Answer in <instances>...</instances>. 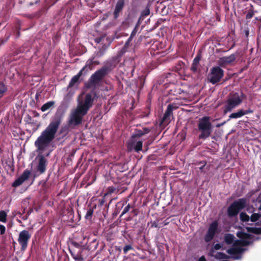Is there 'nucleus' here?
I'll list each match as a JSON object with an SVG mask.
<instances>
[{"instance_id":"1","label":"nucleus","mask_w":261,"mask_h":261,"mask_svg":"<svg viewBox=\"0 0 261 261\" xmlns=\"http://www.w3.org/2000/svg\"><path fill=\"white\" fill-rule=\"evenodd\" d=\"M259 210L261 211V206ZM240 217L241 220L249 226L241 228L237 233V237L240 240H236L232 246L226 250L230 257L235 260L242 258V254L246 250L243 247L249 245L255 240L258 239L250 233H261V214L253 213L249 216L245 213H241Z\"/></svg>"},{"instance_id":"2","label":"nucleus","mask_w":261,"mask_h":261,"mask_svg":"<svg viewBox=\"0 0 261 261\" xmlns=\"http://www.w3.org/2000/svg\"><path fill=\"white\" fill-rule=\"evenodd\" d=\"M60 123V118L55 117L35 142L36 152L38 153L36 159L38 160L37 170L40 173L45 171L47 165V160L42 153L47 150L55 139Z\"/></svg>"},{"instance_id":"3","label":"nucleus","mask_w":261,"mask_h":261,"mask_svg":"<svg viewBox=\"0 0 261 261\" xmlns=\"http://www.w3.org/2000/svg\"><path fill=\"white\" fill-rule=\"evenodd\" d=\"M95 96L94 93H87L84 99L78 100L77 107L70 113L68 121L69 125L75 126L82 123L83 117L92 106Z\"/></svg>"},{"instance_id":"4","label":"nucleus","mask_w":261,"mask_h":261,"mask_svg":"<svg viewBox=\"0 0 261 261\" xmlns=\"http://www.w3.org/2000/svg\"><path fill=\"white\" fill-rule=\"evenodd\" d=\"M243 94L242 93L238 92L230 94L224 107V113L231 112L233 109L239 106L243 101Z\"/></svg>"},{"instance_id":"5","label":"nucleus","mask_w":261,"mask_h":261,"mask_svg":"<svg viewBox=\"0 0 261 261\" xmlns=\"http://www.w3.org/2000/svg\"><path fill=\"white\" fill-rule=\"evenodd\" d=\"M198 129L200 130L199 139H205L210 137L213 126L210 122V117L204 116L200 118L198 124Z\"/></svg>"},{"instance_id":"6","label":"nucleus","mask_w":261,"mask_h":261,"mask_svg":"<svg viewBox=\"0 0 261 261\" xmlns=\"http://www.w3.org/2000/svg\"><path fill=\"white\" fill-rule=\"evenodd\" d=\"M114 67L111 61L107 63V65L100 69L97 70L90 77L89 81L90 83L96 84L98 83Z\"/></svg>"},{"instance_id":"7","label":"nucleus","mask_w":261,"mask_h":261,"mask_svg":"<svg viewBox=\"0 0 261 261\" xmlns=\"http://www.w3.org/2000/svg\"><path fill=\"white\" fill-rule=\"evenodd\" d=\"M224 76V70L219 66L213 67L207 76L208 81L215 85L219 82Z\"/></svg>"},{"instance_id":"8","label":"nucleus","mask_w":261,"mask_h":261,"mask_svg":"<svg viewBox=\"0 0 261 261\" xmlns=\"http://www.w3.org/2000/svg\"><path fill=\"white\" fill-rule=\"evenodd\" d=\"M246 199L240 198L234 201L228 208L227 213L229 217L237 216L246 205Z\"/></svg>"},{"instance_id":"9","label":"nucleus","mask_w":261,"mask_h":261,"mask_svg":"<svg viewBox=\"0 0 261 261\" xmlns=\"http://www.w3.org/2000/svg\"><path fill=\"white\" fill-rule=\"evenodd\" d=\"M31 236V233L27 230H23L19 232L18 242L21 246V250L24 251L27 249Z\"/></svg>"},{"instance_id":"10","label":"nucleus","mask_w":261,"mask_h":261,"mask_svg":"<svg viewBox=\"0 0 261 261\" xmlns=\"http://www.w3.org/2000/svg\"><path fill=\"white\" fill-rule=\"evenodd\" d=\"M219 223L218 220H215L212 222L208 228V230L204 236V241L206 242L211 241L218 232Z\"/></svg>"},{"instance_id":"11","label":"nucleus","mask_w":261,"mask_h":261,"mask_svg":"<svg viewBox=\"0 0 261 261\" xmlns=\"http://www.w3.org/2000/svg\"><path fill=\"white\" fill-rule=\"evenodd\" d=\"M236 59V55L231 54L229 56H224L220 58L217 61V64L219 67H225L227 65L231 64Z\"/></svg>"},{"instance_id":"12","label":"nucleus","mask_w":261,"mask_h":261,"mask_svg":"<svg viewBox=\"0 0 261 261\" xmlns=\"http://www.w3.org/2000/svg\"><path fill=\"white\" fill-rule=\"evenodd\" d=\"M177 108V107L176 105L174 104H170L168 106L167 110L162 119V123H168L170 122L171 118L172 115V111L173 110L176 109Z\"/></svg>"},{"instance_id":"13","label":"nucleus","mask_w":261,"mask_h":261,"mask_svg":"<svg viewBox=\"0 0 261 261\" xmlns=\"http://www.w3.org/2000/svg\"><path fill=\"white\" fill-rule=\"evenodd\" d=\"M31 175V171L29 170L24 171L21 176L17 178L12 184V187H17L20 186L24 181L27 180Z\"/></svg>"},{"instance_id":"14","label":"nucleus","mask_w":261,"mask_h":261,"mask_svg":"<svg viewBox=\"0 0 261 261\" xmlns=\"http://www.w3.org/2000/svg\"><path fill=\"white\" fill-rule=\"evenodd\" d=\"M127 148L130 151L134 149L135 151L138 152L142 150V142L135 140L134 138H132V140L128 143Z\"/></svg>"},{"instance_id":"15","label":"nucleus","mask_w":261,"mask_h":261,"mask_svg":"<svg viewBox=\"0 0 261 261\" xmlns=\"http://www.w3.org/2000/svg\"><path fill=\"white\" fill-rule=\"evenodd\" d=\"M95 56L90 58L86 63V65L81 70L82 72L84 71L85 72H88L90 70H92L93 68V65L94 64H98L99 62L94 60Z\"/></svg>"},{"instance_id":"16","label":"nucleus","mask_w":261,"mask_h":261,"mask_svg":"<svg viewBox=\"0 0 261 261\" xmlns=\"http://www.w3.org/2000/svg\"><path fill=\"white\" fill-rule=\"evenodd\" d=\"M83 74L82 71H80L79 72L75 75H74L72 78L71 79L69 85L68 87H67V90H69V89L73 87L74 86H75L76 84L79 83V81L80 79V76Z\"/></svg>"},{"instance_id":"17","label":"nucleus","mask_w":261,"mask_h":261,"mask_svg":"<svg viewBox=\"0 0 261 261\" xmlns=\"http://www.w3.org/2000/svg\"><path fill=\"white\" fill-rule=\"evenodd\" d=\"M124 6V0H119L116 3L115 9L114 12V15L115 18H118L119 14L120 11L122 10Z\"/></svg>"},{"instance_id":"18","label":"nucleus","mask_w":261,"mask_h":261,"mask_svg":"<svg viewBox=\"0 0 261 261\" xmlns=\"http://www.w3.org/2000/svg\"><path fill=\"white\" fill-rule=\"evenodd\" d=\"M149 132L150 129L147 127L143 128V129H136L132 136V138L141 137L145 134H148Z\"/></svg>"},{"instance_id":"19","label":"nucleus","mask_w":261,"mask_h":261,"mask_svg":"<svg viewBox=\"0 0 261 261\" xmlns=\"http://www.w3.org/2000/svg\"><path fill=\"white\" fill-rule=\"evenodd\" d=\"M8 87L6 84L2 82H0V98H2L7 92Z\"/></svg>"},{"instance_id":"20","label":"nucleus","mask_w":261,"mask_h":261,"mask_svg":"<svg viewBox=\"0 0 261 261\" xmlns=\"http://www.w3.org/2000/svg\"><path fill=\"white\" fill-rule=\"evenodd\" d=\"M55 104V101H49L44 103L41 108V110L42 112H45L47 110L49 109Z\"/></svg>"},{"instance_id":"21","label":"nucleus","mask_w":261,"mask_h":261,"mask_svg":"<svg viewBox=\"0 0 261 261\" xmlns=\"http://www.w3.org/2000/svg\"><path fill=\"white\" fill-rule=\"evenodd\" d=\"M243 116L242 110H239L237 112L232 113L229 116V119H237Z\"/></svg>"},{"instance_id":"22","label":"nucleus","mask_w":261,"mask_h":261,"mask_svg":"<svg viewBox=\"0 0 261 261\" xmlns=\"http://www.w3.org/2000/svg\"><path fill=\"white\" fill-rule=\"evenodd\" d=\"M200 59V57L198 56L194 58L191 66V70L192 71H196L197 70V68L198 67V65L199 64Z\"/></svg>"},{"instance_id":"23","label":"nucleus","mask_w":261,"mask_h":261,"mask_svg":"<svg viewBox=\"0 0 261 261\" xmlns=\"http://www.w3.org/2000/svg\"><path fill=\"white\" fill-rule=\"evenodd\" d=\"M234 237L231 234H226L224 237V241L228 244H231L234 241Z\"/></svg>"},{"instance_id":"24","label":"nucleus","mask_w":261,"mask_h":261,"mask_svg":"<svg viewBox=\"0 0 261 261\" xmlns=\"http://www.w3.org/2000/svg\"><path fill=\"white\" fill-rule=\"evenodd\" d=\"M7 214L4 211H0V221L3 223H6L7 221Z\"/></svg>"},{"instance_id":"25","label":"nucleus","mask_w":261,"mask_h":261,"mask_svg":"<svg viewBox=\"0 0 261 261\" xmlns=\"http://www.w3.org/2000/svg\"><path fill=\"white\" fill-rule=\"evenodd\" d=\"M93 214V210L92 208H89L85 216V218L86 220H91Z\"/></svg>"},{"instance_id":"26","label":"nucleus","mask_w":261,"mask_h":261,"mask_svg":"<svg viewBox=\"0 0 261 261\" xmlns=\"http://www.w3.org/2000/svg\"><path fill=\"white\" fill-rule=\"evenodd\" d=\"M214 256L217 259H223L228 257L227 255L222 252H217Z\"/></svg>"},{"instance_id":"27","label":"nucleus","mask_w":261,"mask_h":261,"mask_svg":"<svg viewBox=\"0 0 261 261\" xmlns=\"http://www.w3.org/2000/svg\"><path fill=\"white\" fill-rule=\"evenodd\" d=\"M74 94V91L70 90L64 97V100H69Z\"/></svg>"},{"instance_id":"28","label":"nucleus","mask_w":261,"mask_h":261,"mask_svg":"<svg viewBox=\"0 0 261 261\" xmlns=\"http://www.w3.org/2000/svg\"><path fill=\"white\" fill-rule=\"evenodd\" d=\"M130 207V206L129 204H127L123 209V210L121 214V217L123 215H124V214H125L126 213H127L129 211Z\"/></svg>"},{"instance_id":"29","label":"nucleus","mask_w":261,"mask_h":261,"mask_svg":"<svg viewBox=\"0 0 261 261\" xmlns=\"http://www.w3.org/2000/svg\"><path fill=\"white\" fill-rule=\"evenodd\" d=\"M131 249H133V247H132V245H126L125 246H124V247L123 248V251L124 253L126 254V253H127V252H128V250H131Z\"/></svg>"},{"instance_id":"30","label":"nucleus","mask_w":261,"mask_h":261,"mask_svg":"<svg viewBox=\"0 0 261 261\" xmlns=\"http://www.w3.org/2000/svg\"><path fill=\"white\" fill-rule=\"evenodd\" d=\"M6 227L4 225H0V233L1 235L4 234L5 232Z\"/></svg>"},{"instance_id":"31","label":"nucleus","mask_w":261,"mask_h":261,"mask_svg":"<svg viewBox=\"0 0 261 261\" xmlns=\"http://www.w3.org/2000/svg\"><path fill=\"white\" fill-rule=\"evenodd\" d=\"M137 25H136L135 28L134 29V30H133L130 35V37H132V38H134V37L136 35V33H137Z\"/></svg>"},{"instance_id":"32","label":"nucleus","mask_w":261,"mask_h":261,"mask_svg":"<svg viewBox=\"0 0 261 261\" xmlns=\"http://www.w3.org/2000/svg\"><path fill=\"white\" fill-rule=\"evenodd\" d=\"M242 112L243 113V116H244L245 115H247V114H250V113H253V111L250 110V109H248V110H242Z\"/></svg>"},{"instance_id":"33","label":"nucleus","mask_w":261,"mask_h":261,"mask_svg":"<svg viewBox=\"0 0 261 261\" xmlns=\"http://www.w3.org/2000/svg\"><path fill=\"white\" fill-rule=\"evenodd\" d=\"M222 247V246L221 245V244H216L214 246V248L216 250H219Z\"/></svg>"},{"instance_id":"34","label":"nucleus","mask_w":261,"mask_h":261,"mask_svg":"<svg viewBox=\"0 0 261 261\" xmlns=\"http://www.w3.org/2000/svg\"><path fill=\"white\" fill-rule=\"evenodd\" d=\"M253 13L252 12H249L247 14H246V18L247 19H250L253 16Z\"/></svg>"},{"instance_id":"35","label":"nucleus","mask_w":261,"mask_h":261,"mask_svg":"<svg viewBox=\"0 0 261 261\" xmlns=\"http://www.w3.org/2000/svg\"><path fill=\"white\" fill-rule=\"evenodd\" d=\"M149 13H150L149 10L146 9L142 12V15L143 16H147L149 14Z\"/></svg>"},{"instance_id":"36","label":"nucleus","mask_w":261,"mask_h":261,"mask_svg":"<svg viewBox=\"0 0 261 261\" xmlns=\"http://www.w3.org/2000/svg\"><path fill=\"white\" fill-rule=\"evenodd\" d=\"M133 38L129 36V38L128 39L127 41L125 42V46H128L130 42L132 40Z\"/></svg>"},{"instance_id":"37","label":"nucleus","mask_w":261,"mask_h":261,"mask_svg":"<svg viewBox=\"0 0 261 261\" xmlns=\"http://www.w3.org/2000/svg\"><path fill=\"white\" fill-rule=\"evenodd\" d=\"M69 252L70 253H71V255H72V256L73 257V258L75 259V260H77V257L74 255V254L72 252V251L70 249L69 250Z\"/></svg>"},{"instance_id":"38","label":"nucleus","mask_w":261,"mask_h":261,"mask_svg":"<svg viewBox=\"0 0 261 261\" xmlns=\"http://www.w3.org/2000/svg\"><path fill=\"white\" fill-rule=\"evenodd\" d=\"M225 123V122H223L221 123H218V124H216V126L217 127H220L223 126Z\"/></svg>"},{"instance_id":"39","label":"nucleus","mask_w":261,"mask_h":261,"mask_svg":"<svg viewBox=\"0 0 261 261\" xmlns=\"http://www.w3.org/2000/svg\"><path fill=\"white\" fill-rule=\"evenodd\" d=\"M198 261H206L205 257L204 256H201Z\"/></svg>"},{"instance_id":"40","label":"nucleus","mask_w":261,"mask_h":261,"mask_svg":"<svg viewBox=\"0 0 261 261\" xmlns=\"http://www.w3.org/2000/svg\"><path fill=\"white\" fill-rule=\"evenodd\" d=\"M103 53L100 52V51H99V52H97L96 55H95V56H97L98 57H100V56H101L102 55Z\"/></svg>"},{"instance_id":"41","label":"nucleus","mask_w":261,"mask_h":261,"mask_svg":"<svg viewBox=\"0 0 261 261\" xmlns=\"http://www.w3.org/2000/svg\"><path fill=\"white\" fill-rule=\"evenodd\" d=\"M152 226L154 227H156L158 226V225H157V224H156V223H154L152 224Z\"/></svg>"},{"instance_id":"42","label":"nucleus","mask_w":261,"mask_h":261,"mask_svg":"<svg viewBox=\"0 0 261 261\" xmlns=\"http://www.w3.org/2000/svg\"><path fill=\"white\" fill-rule=\"evenodd\" d=\"M50 152H51V151H48V152L46 154L45 156H49V154H50Z\"/></svg>"},{"instance_id":"43","label":"nucleus","mask_w":261,"mask_h":261,"mask_svg":"<svg viewBox=\"0 0 261 261\" xmlns=\"http://www.w3.org/2000/svg\"><path fill=\"white\" fill-rule=\"evenodd\" d=\"M204 166H205V165H203L202 166L200 167L199 168L200 170H202Z\"/></svg>"},{"instance_id":"44","label":"nucleus","mask_w":261,"mask_h":261,"mask_svg":"<svg viewBox=\"0 0 261 261\" xmlns=\"http://www.w3.org/2000/svg\"><path fill=\"white\" fill-rule=\"evenodd\" d=\"M248 34H249V32H248V31H246V36H248Z\"/></svg>"},{"instance_id":"45","label":"nucleus","mask_w":261,"mask_h":261,"mask_svg":"<svg viewBox=\"0 0 261 261\" xmlns=\"http://www.w3.org/2000/svg\"><path fill=\"white\" fill-rule=\"evenodd\" d=\"M96 41H97V43H99V41H100V40H99V39H98H98H97V40H96Z\"/></svg>"}]
</instances>
